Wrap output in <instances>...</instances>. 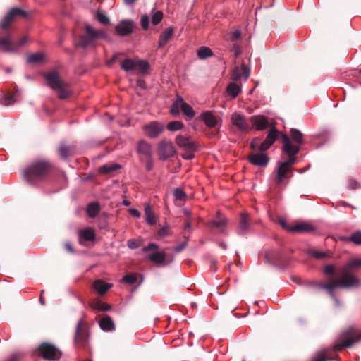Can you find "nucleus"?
Instances as JSON below:
<instances>
[{
	"mask_svg": "<svg viewBox=\"0 0 361 361\" xmlns=\"http://www.w3.org/2000/svg\"><path fill=\"white\" fill-rule=\"evenodd\" d=\"M288 160L283 161V165L284 166H287L290 168H291V166L295 164L297 161V158L295 157V155H288Z\"/></svg>",
	"mask_w": 361,
	"mask_h": 361,
	"instance_id": "680f3d73",
	"label": "nucleus"
},
{
	"mask_svg": "<svg viewBox=\"0 0 361 361\" xmlns=\"http://www.w3.org/2000/svg\"><path fill=\"white\" fill-rule=\"evenodd\" d=\"M0 103L4 106L11 105L14 103L13 97L11 94H6L0 99Z\"/></svg>",
	"mask_w": 361,
	"mask_h": 361,
	"instance_id": "864d4df0",
	"label": "nucleus"
},
{
	"mask_svg": "<svg viewBox=\"0 0 361 361\" xmlns=\"http://www.w3.org/2000/svg\"><path fill=\"white\" fill-rule=\"evenodd\" d=\"M94 40V39L93 37H92V35L86 32V33L80 37L78 45L82 48H85L90 45Z\"/></svg>",
	"mask_w": 361,
	"mask_h": 361,
	"instance_id": "58836bf2",
	"label": "nucleus"
},
{
	"mask_svg": "<svg viewBox=\"0 0 361 361\" xmlns=\"http://www.w3.org/2000/svg\"><path fill=\"white\" fill-rule=\"evenodd\" d=\"M85 31L92 35V37L96 39H107L108 35L103 29L94 30L90 25L85 26Z\"/></svg>",
	"mask_w": 361,
	"mask_h": 361,
	"instance_id": "7c9ffc66",
	"label": "nucleus"
},
{
	"mask_svg": "<svg viewBox=\"0 0 361 361\" xmlns=\"http://www.w3.org/2000/svg\"><path fill=\"white\" fill-rule=\"evenodd\" d=\"M279 136V133L275 126H272L268 132L265 140L259 145V151L264 152L275 142Z\"/></svg>",
	"mask_w": 361,
	"mask_h": 361,
	"instance_id": "a211bd4d",
	"label": "nucleus"
},
{
	"mask_svg": "<svg viewBox=\"0 0 361 361\" xmlns=\"http://www.w3.org/2000/svg\"><path fill=\"white\" fill-rule=\"evenodd\" d=\"M135 150L139 155L140 160L141 161H142L144 158L153 157V148L152 144L144 139H141L137 141Z\"/></svg>",
	"mask_w": 361,
	"mask_h": 361,
	"instance_id": "9d476101",
	"label": "nucleus"
},
{
	"mask_svg": "<svg viewBox=\"0 0 361 361\" xmlns=\"http://www.w3.org/2000/svg\"><path fill=\"white\" fill-rule=\"evenodd\" d=\"M325 351H320L317 353L312 357L311 361H326L328 360H332L333 358H327L325 355Z\"/></svg>",
	"mask_w": 361,
	"mask_h": 361,
	"instance_id": "8fccbe9b",
	"label": "nucleus"
},
{
	"mask_svg": "<svg viewBox=\"0 0 361 361\" xmlns=\"http://www.w3.org/2000/svg\"><path fill=\"white\" fill-rule=\"evenodd\" d=\"M184 125L181 121H174L169 122L166 128L170 131H176L181 130L183 128Z\"/></svg>",
	"mask_w": 361,
	"mask_h": 361,
	"instance_id": "a18cd8bd",
	"label": "nucleus"
},
{
	"mask_svg": "<svg viewBox=\"0 0 361 361\" xmlns=\"http://www.w3.org/2000/svg\"><path fill=\"white\" fill-rule=\"evenodd\" d=\"M308 254L310 257H314L317 259H323L327 256L326 252H321L315 250H310L308 252Z\"/></svg>",
	"mask_w": 361,
	"mask_h": 361,
	"instance_id": "3c124183",
	"label": "nucleus"
},
{
	"mask_svg": "<svg viewBox=\"0 0 361 361\" xmlns=\"http://www.w3.org/2000/svg\"><path fill=\"white\" fill-rule=\"evenodd\" d=\"M27 37L24 36L18 42L12 40L10 35L0 38V48L6 53H18L21 47L27 42Z\"/></svg>",
	"mask_w": 361,
	"mask_h": 361,
	"instance_id": "20e7f679",
	"label": "nucleus"
},
{
	"mask_svg": "<svg viewBox=\"0 0 361 361\" xmlns=\"http://www.w3.org/2000/svg\"><path fill=\"white\" fill-rule=\"evenodd\" d=\"M44 78L49 86L54 90L57 91L60 99H66L71 94L67 89V83L62 80L59 74L56 71H52L44 74Z\"/></svg>",
	"mask_w": 361,
	"mask_h": 361,
	"instance_id": "f03ea898",
	"label": "nucleus"
},
{
	"mask_svg": "<svg viewBox=\"0 0 361 361\" xmlns=\"http://www.w3.org/2000/svg\"><path fill=\"white\" fill-rule=\"evenodd\" d=\"M202 120L204 124L209 128L217 127L216 130L212 132L209 137H214L218 135L220 130V125L219 126V121L215 115L211 111L203 112L201 115Z\"/></svg>",
	"mask_w": 361,
	"mask_h": 361,
	"instance_id": "1a4fd4ad",
	"label": "nucleus"
},
{
	"mask_svg": "<svg viewBox=\"0 0 361 361\" xmlns=\"http://www.w3.org/2000/svg\"><path fill=\"white\" fill-rule=\"evenodd\" d=\"M58 152L61 158L65 159L71 155V147L63 145L59 147Z\"/></svg>",
	"mask_w": 361,
	"mask_h": 361,
	"instance_id": "49530a36",
	"label": "nucleus"
},
{
	"mask_svg": "<svg viewBox=\"0 0 361 361\" xmlns=\"http://www.w3.org/2000/svg\"><path fill=\"white\" fill-rule=\"evenodd\" d=\"M95 232L93 228L88 227L78 231V238L80 244L84 241H94L95 240Z\"/></svg>",
	"mask_w": 361,
	"mask_h": 361,
	"instance_id": "b1692460",
	"label": "nucleus"
},
{
	"mask_svg": "<svg viewBox=\"0 0 361 361\" xmlns=\"http://www.w3.org/2000/svg\"><path fill=\"white\" fill-rule=\"evenodd\" d=\"M197 56L200 59H205L213 56L212 49L207 47H201L197 50Z\"/></svg>",
	"mask_w": 361,
	"mask_h": 361,
	"instance_id": "79ce46f5",
	"label": "nucleus"
},
{
	"mask_svg": "<svg viewBox=\"0 0 361 361\" xmlns=\"http://www.w3.org/2000/svg\"><path fill=\"white\" fill-rule=\"evenodd\" d=\"M145 168H146L147 171H151L154 168V161H153L152 157L145 158Z\"/></svg>",
	"mask_w": 361,
	"mask_h": 361,
	"instance_id": "69168bd1",
	"label": "nucleus"
},
{
	"mask_svg": "<svg viewBox=\"0 0 361 361\" xmlns=\"http://www.w3.org/2000/svg\"><path fill=\"white\" fill-rule=\"evenodd\" d=\"M90 306L91 307V308H92L94 310H96L98 311H102V312H106L111 309V305L103 302L99 300H94L92 301L90 303Z\"/></svg>",
	"mask_w": 361,
	"mask_h": 361,
	"instance_id": "2f4dec72",
	"label": "nucleus"
},
{
	"mask_svg": "<svg viewBox=\"0 0 361 361\" xmlns=\"http://www.w3.org/2000/svg\"><path fill=\"white\" fill-rule=\"evenodd\" d=\"M290 140H293L299 145L303 143V135L302 133L296 128L290 129Z\"/></svg>",
	"mask_w": 361,
	"mask_h": 361,
	"instance_id": "ea45409f",
	"label": "nucleus"
},
{
	"mask_svg": "<svg viewBox=\"0 0 361 361\" xmlns=\"http://www.w3.org/2000/svg\"><path fill=\"white\" fill-rule=\"evenodd\" d=\"M44 58V55L42 53L37 52L30 54L27 57V62L30 63H37L41 62Z\"/></svg>",
	"mask_w": 361,
	"mask_h": 361,
	"instance_id": "c03bdc74",
	"label": "nucleus"
},
{
	"mask_svg": "<svg viewBox=\"0 0 361 361\" xmlns=\"http://www.w3.org/2000/svg\"><path fill=\"white\" fill-rule=\"evenodd\" d=\"M39 352L42 357L48 360H58L61 356V353L58 348L47 343L39 346Z\"/></svg>",
	"mask_w": 361,
	"mask_h": 361,
	"instance_id": "0eeeda50",
	"label": "nucleus"
},
{
	"mask_svg": "<svg viewBox=\"0 0 361 361\" xmlns=\"http://www.w3.org/2000/svg\"><path fill=\"white\" fill-rule=\"evenodd\" d=\"M252 127L257 130H262L268 127L269 122L267 118L262 115H255L250 118Z\"/></svg>",
	"mask_w": 361,
	"mask_h": 361,
	"instance_id": "412c9836",
	"label": "nucleus"
},
{
	"mask_svg": "<svg viewBox=\"0 0 361 361\" xmlns=\"http://www.w3.org/2000/svg\"><path fill=\"white\" fill-rule=\"evenodd\" d=\"M127 245L130 249L135 250L141 245V241L136 239H130L127 241Z\"/></svg>",
	"mask_w": 361,
	"mask_h": 361,
	"instance_id": "4d7b16f0",
	"label": "nucleus"
},
{
	"mask_svg": "<svg viewBox=\"0 0 361 361\" xmlns=\"http://www.w3.org/2000/svg\"><path fill=\"white\" fill-rule=\"evenodd\" d=\"M123 281L128 284H134L137 281V276L134 274H128L123 277Z\"/></svg>",
	"mask_w": 361,
	"mask_h": 361,
	"instance_id": "5fc2aeb1",
	"label": "nucleus"
},
{
	"mask_svg": "<svg viewBox=\"0 0 361 361\" xmlns=\"http://www.w3.org/2000/svg\"><path fill=\"white\" fill-rule=\"evenodd\" d=\"M181 111L189 118H192L195 115V113L192 109V106L189 105L188 103L185 102L183 99L182 102Z\"/></svg>",
	"mask_w": 361,
	"mask_h": 361,
	"instance_id": "37998d69",
	"label": "nucleus"
},
{
	"mask_svg": "<svg viewBox=\"0 0 361 361\" xmlns=\"http://www.w3.org/2000/svg\"><path fill=\"white\" fill-rule=\"evenodd\" d=\"M347 240L353 242L355 245H361V231H356L347 239Z\"/></svg>",
	"mask_w": 361,
	"mask_h": 361,
	"instance_id": "09e8293b",
	"label": "nucleus"
},
{
	"mask_svg": "<svg viewBox=\"0 0 361 361\" xmlns=\"http://www.w3.org/2000/svg\"><path fill=\"white\" fill-rule=\"evenodd\" d=\"M176 153V149L171 141L163 139L157 144V155L162 161L173 157Z\"/></svg>",
	"mask_w": 361,
	"mask_h": 361,
	"instance_id": "423d86ee",
	"label": "nucleus"
},
{
	"mask_svg": "<svg viewBox=\"0 0 361 361\" xmlns=\"http://www.w3.org/2000/svg\"><path fill=\"white\" fill-rule=\"evenodd\" d=\"M361 286L360 280L354 275H345L342 274V276L339 279H335L331 283H323V288L327 291L334 290L336 288H359Z\"/></svg>",
	"mask_w": 361,
	"mask_h": 361,
	"instance_id": "7ed1b4c3",
	"label": "nucleus"
},
{
	"mask_svg": "<svg viewBox=\"0 0 361 361\" xmlns=\"http://www.w3.org/2000/svg\"><path fill=\"white\" fill-rule=\"evenodd\" d=\"M148 259L157 264L160 267H165L169 262H166V255L164 252L155 251L148 255Z\"/></svg>",
	"mask_w": 361,
	"mask_h": 361,
	"instance_id": "5701e85b",
	"label": "nucleus"
},
{
	"mask_svg": "<svg viewBox=\"0 0 361 361\" xmlns=\"http://www.w3.org/2000/svg\"><path fill=\"white\" fill-rule=\"evenodd\" d=\"M227 223L228 219L219 211H217L215 218L207 223V226L211 229L216 228L218 234L227 235L226 232Z\"/></svg>",
	"mask_w": 361,
	"mask_h": 361,
	"instance_id": "6e6552de",
	"label": "nucleus"
},
{
	"mask_svg": "<svg viewBox=\"0 0 361 361\" xmlns=\"http://www.w3.org/2000/svg\"><path fill=\"white\" fill-rule=\"evenodd\" d=\"M174 29L172 27L166 28L159 36V47H164L167 42L172 39Z\"/></svg>",
	"mask_w": 361,
	"mask_h": 361,
	"instance_id": "bb28decb",
	"label": "nucleus"
},
{
	"mask_svg": "<svg viewBox=\"0 0 361 361\" xmlns=\"http://www.w3.org/2000/svg\"><path fill=\"white\" fill-rule=\"evenodd\" d=\"M281 138L283 143L282 149L284 152L288 155H296L298 153L300 149V145L297 143L295 145L293 144L290 138L286 134L281 133Z\"/></svg>",
	"mask_w": 361,
	"mask_h": 361,
	"instance_id": "f3484780",
	"label": "nucleus"
},
{
	"mask_svg": "<svg viewBox=\"0 0 361 361\" xmlns=\"http://www.w3.org/2000/svg\"><path fill=\"white\" fill-rule=\"evenodd\" d=\"M165 125L158 121H152L142 126L145 135L150 139L158 138L165 130Z\"/></svg>",
	"mask_w": 361,
	"mask_h": 361,
	"instance_id": "39448f33",
	"label": "nucleus"
},
{
	"mask_svg": "<svg viewBox=\"0 0 361 361\" xmlns=\"http://www.w3.org/2000/svg\"><path fill=\"white\" fill-rule=\"evenodd\" d=\"M100 329L104 331H112L115 330V324L109 315H105L99 322Z\"/></svg>",
	"mask_w": 361,
	"mask_h": 361,
	"instance_id": "a878e982",
	"label": "nucleus"
},
{
	"mask_svg": "<svg viewBox=\"0 0 361 361\" xmlns=\"http://www.w3.org/2000/svg\"><path fill=\"white\" fill-rule=\"evenodd\" d=\"M119 169H121V165L118 164H105L99 167V171L102 174H109Z\"/></svg>",
	"mask_w": 361,
	"mask_h": 361,
	"instance_id": "c9c22d12",
	"label": "nucleus"
},
{
	"mask_svg": "<svg viewBox=\"0 0 361 361\" xmlns=\"http://www.w3.org/2000/svg\"><path fill=\"white\" fill-rule=\"evenodd\" d=\"M173 195L177 200H183L186 197L185 192L180 188L175 189Z\"/></svg>",
	"mask_w": 361,
	"mask_h": 361,
	"instance_id": "052dcab7",
	"label": "nucleus"
},
{
	"mask_svg": "<svg viewBox=\"0 0 361 361\" xmlns=\"http://www.w3.org/2000/svg\"><path fill=\"white\" fill-rule=\"evenodd\" d=\"M241 78V70L238 67H235L233 70L231 78L233 80H238Z\"/></svg>",
	"mask_w": 361,
	"mask_h": 361,
	"instance_id": "338daca9",
	"label": "nucleus"
},
{
	"mask_svg": "<svg viewBox=\"0 0 361 361\" xmlns=\"http://www.w3.org/2000/svg\"><path fill=\"white\" fill-rule=\"evenodd\" d=\"M112 286L111 283H106L101 279L96 280L93 283V288L101 295L105 294Z\"/></svg>",
	"mask_w": 361,
	"mask_h": 361,
	"instance_id": "c85d7f7f",
	"label": "nucleus"
},
{
	"mask_svg": "<svg viewBox=\"0 0 361 361\" xmlns=\"http://www.w3.org/2000/svg\"><path fill=\"white\" fill-rule=\"evenodd\" d=\"M260 138L257 137L252 139L250 142V147L253 150H259V145H260Z\"/></svg>",
	"mask_w": 361,
	"mask_h": 361,
	"instance_id": "0e129e2a",
	"label": "nucleus"
},
{
	"mask_svg": "<svg viewBox=\"0 0 361 361\" xmlns=\"http://www.w3.org/2000/svg\"><path fill=\"white\" fill-rule=\"evenodd\" d=\"M291 168L284 166L283 163L279 162L277 169V176L276 182L277 184H281L284 179L287 178V174L290 172Z\"/></svg>",
	"mask_w": 361,
	"mask_h": 361,
	"instance_id": "393cba45",
	"label": "nucleus"
},
{
	"mask_svg": "<svg viewBox=\"0 0 361 361\" xmlns=\"http://www.w3.org/2000/svg\"><path fill=\"white\" fill-rule=\"evenodd\" d=\"M163 19V13L160 11L154 12L152 16V23L154 25H157Z\"/></svg>",
	"mask_w": 361,
	"mask_h": 361,
	"instance_id": "603ef678",
	"label": "nucleus"
},
{
	"mask_svg": "<svg viewBox=\"0 0 361 361\" xmlns=\"http://www.w3.org/2000/svg\"><path fill=\"white\" fill-rule=\"evenodd\" d=\"M252 224L251 216L247 212L240 214L239 222L236 227V233L239 235H245L250 231Z\"/></svg>",
	"mask_w": 361,
	"mask_h": 361,
	"instance_id": "4468645a",
	"label": "nucleus"
},
{
	"mask_svg": "<svg viewBox=\"0 0 361 361\" xmlns=\"http://www.w3.org/2000/svg\"><path fill=\"white\" fill-rule=\"evenodd\" d=\"M264 262L270 264H278L282 262V255L276 250H267L265 252Z\"/></svg>",
	"mask_w": 361,
	"mask_h": 361,
	"instance_id": "4be33fe9",
	"label": "nucleus"
},
{
	"mask_svg": "<svg viewBox=\"0 0 361 361\" xmlns=\"http://www.w3.org/2000/svg\"><path fill=\"white\" fill-rule=\"evenodd\" d=\"M136 24L131 19H124L121 20L115 27V31L119 36H127L133 33Z\"/></svg>",
	"mask_w": 361,
	"mask_h": 361,
	"instance_id": "ddd939ff",
	"label": "nucleus"
},
{
	"mask_svg": "<svg viewBox=\"0 0 361 361\" xmlns=\"http://www.w3.org/2000/svg\"><path fill=\"white\" fill-rule=\"evenodd\" d=\"M358 267H361V259H353L349 261L343 268H341V272L344 276L347 274L353 275L350 273V271Z\"/></svg>",
	"mask_w": 361,
	"mask_h": 361,
	"instance_id": "c756f323",
	"label": "nucleus"
},
{
	"mask_svg": "<svg viewBox=\"0 0 361 361\" xmlns=\"http://www.w3.org/2000/svg\"><path fill=\"white\" fill-rule=\"evenodd\" d=\"M145 221L149 225H154L156 223V217L149 204L145 205Z\"/></svg>",
	"mask_w": 361,
	"mask_h": 361,
	"instance_id": "72a5a7b5",
	"label": "nucleus"
},
{
	"mask_svg": "<svg viewBox=\"0 0 361 361\" xmlns=\"http://www.w3.org/2000/svg\"><path fill=\"white\" fill-rule=\"evenodd\" d=\"M140 25L144 30L149 29V18L147 14H144L141 16Z\"/></svg>",
	"mask_w": 361,
	"mask_h": 361,
	"instance_id": "6e6d98bb",
	"label": "nucleus"
},
{
	"mask_svg": "<svg viewBox=\"0 0 361 361\" xmlns=\"http://www.w3.org/2000/svg\"><path fill=\"white\" fill-rule=\"evenodd\" d=\"M241 30L240 29H236L234 31L230 32L228 34L227 39L231 42H235L240 39L241 37Z\"/></svg>",
	"mask_w": 361,
	"mask_h": 361,
	"instance_id": "de8ad7c7",
	"label": "nucleus"
},
{
	"mask_svg": "<svg viewBox=\"0 0 361 361\" xmlns=\"http://www.w3.org/2000/svg\"><path fill=\"white\" fill-rule=\"evenodd\" d=\"M149 64L145 60H136L135 70H137L141 74H146L149 72Z\"/></svg>",
	"mask_w": 361,
	"mask_h": 361,
	"instance_id": "e433bc0d",
	"label": "nucleus"
},
{
	"mask_svg": "<svg viewBox=\"0 0 361 361\" xmlns=\"http://www.w3.org/2000/svg\"><path fill=\"white\" fill-rule=\"evenodd\" d=\"M249 161L255 165L259 167H265L269 161L268 156L262 152H254L248 156Z\"/></svg>",
	"mask_w": 361,
	"mask_h": 361,
	"instance_id": "6ab92c4d",
	"label": "nucleus"
},
{
	"mask_svg": "<svg viewBox=\"0 0 361 361\" xmlns=\"http://www.w3.org/2000/svg\"><path fill=\"white\" fill-rule=\"evenodd\" d=\"M240 91V86H239L235 82H231L226 87V92L228 94L231 96L232 98L236 97Z\"/></svg>",
	"mask_w": 361,
	"mask_h": 361,
	"instance_id": "4c0bfd02",
	"label": "nucleus"
},
{
	"mask_svg": "<svg viewBox=\"0 0 361 361\" xmlns=\"http://www.w3.org/2000/svg\"><path fill=\"white\" fill-rule=\"evenodd\" d=\"M185 240L179 245L173 247V250L176 252H180L183 250L188 245L189 236L184 235Z\"/></svg>",
	"mask_w": 361,
	"mask_h": 361,
	"instance_id": "bf43d9fd",
	"label": "nucleus"
},
{
	"mask_svg": "<svg viewBox=\"0 0 361 361\" xmlns=\"http://www.w3.org/2000/svg\"><path fill=\"white\" fill-rule=\"evenodd\" d=\"M350 333L347 331L344 332L341 336L340 339L341 340V342H337L333 346V348L335 351H340L343 348H349L354 343L361 340V334L358 336H356L355 338L350 336Z\"/></svg>",
	"mask_w": 361,
	"mask_h": 361,
	"instance_id": "f8f14e48",
	"label": "nucleus"
},
{
	"mask_svg": "<svg viewBox=\"0 0 361 361\" xmlns=\"http://www.w3.org/2000/svg\"><path fill=\"white\" fill-rule=\"evenodd\" d=\"M100 205L98 202H90L87 207V214L89 217L95 218L100 212Z\"/></svg>",
	"mask_w": 361,
	"mask_h": 361,
	"instance_id": "473e14b6",
	"label": "nucleus"
},
{
	"mask_svg": "<svg viewBox=\"0 0 361 361\" xmlns=\"http://www.w3.org/2000/svg\"><path fill=\"white\" fill-rule=\"evenodd\" d=\"M305 284L307 286L312 287L314 289H322L323 283L317 281H306Z\"/></svg>",
	"mask_w": 361,
	"mask_h": 361,
	"instance_id": "e2e57ef3",
	"label": "nucleus"
},
{
	"mask_svg": "<svg viewBox=\"0 0 361 361\" xmlns=\"http://www.w3.org/2000/svg\"><path fill=\"white\" fill-rule=\"evenodd\" d=\"M17 16H25V13L24 11L19 8H13L9 11V12L4 16L3 20L0 22V27L2 29H6L13 17Z\"/></svg>",
	"mask_w": 361,
	"mask_h": 361,
	"instance_id": "aec40b11",
	"label": "nucleus"
},
{
	"mask_svg": "<svg viewBox=\"0 0 361 361\" xmlns=\"http://www.w3.org/2000/svg\"><path fill=\"white\" fill-rule=\"evenodd\" d=\"M88 331L83 325L82 319L79 320L77 323L75 334V342L78 346H85L87 343L88 341Z\"/></svg>",
	"mask_w": 361,
	"mask_h": 361,
	"instance_id": "9b49d317",
	"label": "nucleus"
},
{
	"mask_svg": "<svg viewBox=\"0 0 361 361\" xmlns=\"http://www.w3.org/2000/svg\"><path fill=\"white\" fill-rule=\"evenodd\" d=\"M288 231L295 233H303L313 231L314 228L312 225L309 224L301 223L289 227Z\"/></svg>",
	"mask_w": 361,
	"mask_h": 361,
	"instance_id": "cd10ccee",
	"label": "nucleus"
},
{
	"mask_svg": "<svg viewBox=\"0 0 361 361\" xmlns=\"http://www.w3.org/2000/svg\"><path fill=\"white\" fill-rule=\"evenodd\" d=\"M136 60L127 58L121 62V68L126 72L135 70Z\"/></svg>",
	"mask_w": 361,
	"mask_h": 361,
	"instance_id": "f704fd0d",
	"label": "nucleus"
},
{
	"mask_svg": "<svg viewBox=\"0 0 361 361\" xmlns=\"http://www.w3.org/2000/svg\"><path fill=\"white\" fill-rule=\"evenodd\" d=\"M231 121L235 126L243 133H248L251 129L246 117L240 113L234 112L231 116Z\"/></svg>",
	"mask_w": 361,
	"mask_h": 361,
	"instance_id": "dca6fc26",
	"label": "nucleus"
},
{
	"mask_svg": "<svg viewBox=\"0 0 361 361\" xmlns=\"http://www.w3.org/2000/svg\"><path fill=\"white\" fill-rule=\"evenodd\" d=\"M23 354L21 353H13L6 361H20Z\"/></svg>",
	"mask_w": 361,
	"mask_h": 361,
	"instance_id": "774afa93",
	"label": "nucleus"
},
{
	"mask_svg": "<svg viewBox=\"0 0 361 361\" xmlns=\"http://www.w3.org/2000/svg\"><path fill=\"white\" fill-rule=\"evenodd\" d=\"M97 19L100 23H102L103 25H106V24L109 23V18L106 16V14H104L102 12H99V11L97 12Z\"/></svg>",
	"mask_w": 361,
	"mask_h": 361,
	"instance_id": "13d9d810",
	"label": "nucleus"
},
{
	"mask_svg": "<svg viewBox=\"0 0 361 361\" xmlns=\"http://www.w3.org/2000/svg\"><path fill=\"white\" fill-rule=\"evenodd\" d=\"M53 165L49 161H36L24 170V176L29 183L35 184L42 180L51 171Z\"/></svg>",
	"mask_w": 361,
	"mask_h": 361,
	"instance_id": "f257e3e1",
	"label": "nucleus"
},
{
	"mask_svg": "<svg viewBox=\"0 0 361 361\" xmlns=\"http://www.w3.org/2000/svg\"><path fill=\"white\" fill-rule=\"evenodd\" d=\"M176 145L185 151H197V144L191 140L190 136L177 135L176 137Z\"/></svg>",
	"mask_w": 361,
	"mask_h": 361,
	"instance_id": "2eb2a0df",
	"label": "nucleus"
},
{
	"mask_svg": "<svg viewBox=\"0 0 361 361\" xmlns=\"http://www.w3.org/2000/svg\"><path fill=\"white\" fill-rule=\"evenodd\" d=\"M182 102H183V98L180 97H178L177 99L172 104L171 106V113L173 116H177L180 113V110H181L182 108Z\"/></svg>",
	"mask_w": 361,
	"mask_h": 361,
	"instance_id": "a19ab883",
	"label": "nucleus"
}]
</instances>
